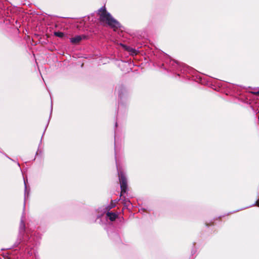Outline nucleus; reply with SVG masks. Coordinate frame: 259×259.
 <instances>
[{
	"label": "nucleus",
	"instance_id": "nucleus-1",
	"mask_svg": "<svg viewBox=\"0 0 259 259\" xmlns=\"http://www.w3.org/2000/svg\"><path fill=\"white\" fill-rule=\"evenodd\" d=\"M98 14L99 16L100 21L105 22L114 29L120 27L119 23L106 11L105 6L99 10Z\"/></svg>",
	"mask_w": 259,
	"mask_h": 259
},
{
	"label": "nucleus",
	"instance_id": "nucleus-2",
	"mask_svg": "<svg viewBox=\"0 0 259 259\" xmlns=\"http://www.w3.org/2000/svg\"><path fill=\"white\" fill-rule=\"evenodd\" d=\"M118 176L121 188L120 195L121 196L126 192L127 188V180L124 174L121 171L118 172Z\"/></svg>",
	"mask_w": 259,
	"mask_h": 259
},
{
	"label": "nucleus",
	"instance_id": "nucleus-3",
	"mask_svg": "<svg viewBox=\"0 0 259 259\" xmlns=\"http://www.w3.org/2000/svg\"><path fill=\"white\" fill-rule=\"evenodd\" d=\"M85 36L82 35H76L70 39V42L72 44H77L80 42L82 39L85 38Z\"/></svg>",
	"mask_w": 259,
	"mask_h": 259
},
{
	"label": "nucleus",
	"instance_id": "nucleus-4",
	"mask_svg": "<svg viewBox=\"0 0 259 259\" xmlns=\"http://www.w3.org/2000/svg\"><path fill=\"white\" fill-rule=\"evenodd\" d=\"M107 216L109 217L111 221H114L117 217V215L116 213L110 212L107 213Z\"/></svg>",
	"mask_w": 259,
	"mask_h": 259
},
{
	"label": "nucleus",
	"instance_id": "nucleus-5",
	"mask_svg": "<svg viewBox=\"0 0 259 259\" xmlns=\"http://www.w3.org/2000/svg\"><path fill=\"white\" fill-rule=\"evenodd\" d=\"M54 35L56 36H57V37H60V38H62V37H63L64 36V33H63L62 32H60V31L55 32H54Z\"/></svg>",
	"mask_w": 259,
	"mask_h": 259
},
{
	"label": "nucleus",
	"instance_id": "nucleus-6",
	"mask_svg": "<svg viewBox=\"0 0 259 259\" xmlns=\"http://www.w3.org/2000/svg\"><path fill=\"white\" fill-rule=\"evenodd\" d=\"M115 206V203H114L112 201L110 203V204L109 205L108 207L109 209H111Z\"/></svg>",
	"mask_w": 259,
	"mask_h": 259
},
{
	"label": "nucleus",
	"instance_id": "nucleus-7",
	"mask_svg": "<svg viewBox=\"0 0 259 259\" xmlns=\"http://www.w3.org/2000/svg\"><path fill=\"white\" fill-rule=\"evenodd\" d=\"M24 227H25L24 222L22 220L21 222L20 227L21 228H23V229H24Z\"/></svg>",
	"mask_w": 259,
	"mask_h": 259
},
{
	"label": "nucleus",
	"instance_id": "nucleus-8",
	"mask_svg": "<svg viewBox=\"0 0 259 259\" xmlns=\"http://www.w3.org/2000/svg\"><path fill=\"white\" fill-rule=\"evenodd\" d=\"M253 93L255 94V95H259V91L255 92H253Z\"/></svg>",
	"mask_w": 259,
	"mask_h": 259
},
{
	"label": "nucleus",
	"instance_id": "nucleus-9",
	"mask_svg": "<svg viewBox=\"0 0 259 259\" xmlns=\"http://www.w3.org/2000/svg\"><path fill=\"white\" fill-rule=\"evenodd\" d=\"M24 184H25V188H26V184L25 180L24 179Z\"/></svg>",
	"mask_w": 259,
	"mask_h": 259
}]
</instances>
